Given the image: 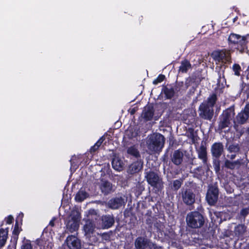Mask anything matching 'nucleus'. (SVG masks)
Here are the masks:
<instances>
[{"label": "nucleus", "mask_w": 249, "mask_h": 249, "mask_svg": "<svg viewBox=\"0 0 249 249\" xmlns=\"http://www.w3.org/2000/svg\"><path fill=\"white\" fill-rule=\"evenodd\" d=\"M197 152L198 158L202 160L204 164H206L207 161V153L206 146L202 143L198 149L197 150Z\"/></svg>", "instance_id": "obj_20"}, {"label": "nucleus", "mask_w": 249, "mask_h": 249, "mask_svg": "<svg viewBox=\"0 0 249 249\" xmlns=\"http://www.w3.org/2000/svg\"><path fill=\"white\" fill-rule=\"evenodd\" d=\"M101 221L102 228L108 229L114 224L115 218L113 214H105L101 216Z\"/></svg>", "instance_id": "obj_12"}, {"label": "nucleus", "mask_w": 249, "mask_h": 249, "mask_svg": "<svg viewBox=\"0 0 249 249\" xmlns=\"http://www.w3.org/2000/svg\"><path fill=\"white\" fill-rule=\"evenodd\" d=\"M212 56L215 61L219 63H226L231 59L229 52L224 50L213 52Z\"/></svg>", "instance_id": "obj_7"}, {"label": "nucleus", "mask_w": 249, "mask_h": 249, "mask_svg": "<svg viewBox=\"0 0 249 249\" xmlns=\"http://www.w3.org/2000/svg\"><path fill=\"white\" fill-rule=\"evenodd\" d=\"M18 235H19L12 234L10 240V244L8 246V249H12L13 248L16 249Z\"/></svg>", "instance_id": "obj_37"}, {"label": "nucleus", "mask_w": 249, "mask_h": 249, "mask_svg": "<svg viewBox=\"0 0 249 249\" xmlns=\"http://www.w3.org/2000/svg\"><path fill=\"white\" fill-rule=\"evenodd\" d=\"M249 118V104H247L244 109L239 113L234 121L240 124H244L247 122Z\"/></svg>", "instance_id": "obj_10"}, {"label": "nucleus", "mask_w": 249, "mask_h": 249, "mask_svg": "<svg viewBox=\"0 0 249 249\" xmlns=\"http://www.w3.org/2000/svg\"><path fill=\"white\" fill-rule=\"evenodd\" d=\"M8 228L5 230L3 228L0 229V247L4 246L8 238Z\"/></svg>", "instance_id": "obj_25"}, {"label": "nucleus", "mask_w": 249, "mask_h": 249, "mask_svg": "<svg viewBox=\"0 0 249 249\" xmlns=\"http://www.w3.org/2000/svg\"><path fill=\"white\" fill-rule=\"evenodd\" d=\"M249 213V208H245L241 210L240 212V214L245 217Z\"/></svg>", "instance_id": "obj_45"}, {"label": "nucleus", "mask_w": 249, "mask_h": 249, "mask_svg": "<svg viewBox=\"0 0 249 249\" xmlns=\"http://www.w3.org/2000/svg\"><path fill=\"white\" fill-rule=\"evenodd\" d=\"M165 78V77L164 75L161 74H159L158 76L153 81V84L154 85H157L158 84L162 82L164 80Z\"/></svg>", "instance_id": "obj_41"}, {"label": "nucleus", "mask_w": 249, "mask_h": 249, "mask_svg": "<svg viewBox=\"0 0 249 249\" xmlns=\"http://www.w3.org/2000/svg\"><path fill=\"white\" fill-rule=\"evenodd\" d=\"M143 188H142V187L140 185L139 186H136V193L138 195H140L142 194V191L143 190Z\"/></svg>", "instance_id": "obj_48"}, {"label": "nucleus", "mask_w": 249, "mask_h": 249, "mask_svg": "<svg viewBox=\"0 0 249 249\" xmlns=\"http://www.w3.org/2000/svg\"><path fill=\"white\" fill-rule=\"evenodd\" d=\"M99 148V146L98 145H97L96 143H95L93 146H92L90 149L89 152L91 153H95Z\"/></svg>", "instance_id": "obj_46"}, {"label": "nucleus", "mask_w": 249, "mask_h": 249, "mask_svg": "<svg viewBox=\"0 0 249 249\" xmlns=\"http://www.w3.org/2000/svg\"><path fill=\"white\" fill-rule=\"evenodd\" d=\"M186 221L189 227L196 229L201 227L204 225V219L199 213L193 212L187 214Z\"/></svg>", "instance_id": "obj_3"}, {"label": "nucleus", "mask_w": 249, "mask_h": 249, "mask_svg": "<svg viewBox=\"0 0 249 249\" xmlns=\"http://www.w3.org/2000/svg\"><path fill=\"white\" fill-rule=\"evenodd\" d=\"M216 100V95L215 94H213L208 98L206 102H203L202 104H206L208 105V106H209V107H210L213 108V107L214 106Z\"/></svg>", "instance_id": "obj_34"}, {"label": "nucleus", "mask_w": 249, "mask_h": 249, "mask_svg": "<svg viewBox=\"0 0 249 249\" xmlns=\"http://www.w3.org/2000/svg\"><path fill=\"white\" fill-rule=\"evenodd\" d=\"M169 146L171 145V139L169 137Z\"/></svg>", "instance_id": "obj_53"}, {"label": "nucleus", "mask_w": 249, "mask_h": 249, "mask_svg": "<svg viewBox=\"0 0 249 249\" xmlns=\"http://www.w3.org/2000/svg\"><path fill=\"white\" fill-rule=\"evenodd\" d=\"M154 108L152 105H148L145 106L142 114V117L146 121H150L152 119L154 114Z\"/></svg>", "instance_id": "obj_15"}, {"label": "nucleus", "mask_w": 249, "mask_h": 249, "mask_svg": "<svg viewBox=\"0 0 249 249\" xmlns=\"http://www.w3.org/2000/svg\"><path fill=\"white\" fill-rule=\"evenodd\" d=\"M243 163V160L241 159H238L234 161L226 160L225 161V166L230 169H238Z\"/></svg>", "instance_id": "obj_19"}, {"label": "nucleus", "mask_w": 249, "mask_h": 249, "mask_svg": "<svg viewBox=\"0 0 249 249\" xmlns=\"http://www.w3.org/2000/svg\"><path fill=\"white\" fill-rule=\"evenodd\" d=\"M101 191L104 195H107L112 191V184L108 180L102 179L100 186Z\"/></svg>", "instance_id": "obj_17"}, {"label": "nucleus", "mask_w": 249, "mask_h": 249, "mask_svg": "<svg viewBox=\"0 0 249 249\" xmlns=\"http://www.w3.org/2000/svg\"><path fill=\"white\" fill-rule=\"evenodd\" d=\"M224 152V146L221 142H215L211 147V152L213 157L219 158Z\"/></svg>", "instance_id": "obj_16"}, {"label": "nucleus", "mask_w": 249, "mask_h": 249, "mask_svg": "<svg viewBox=\"0 0 249 249\" xmlns=\"http://www.w3.org/2000/svg\"><path fill=\"white\" fill-rule=\"evenodd\" d=\"M234 115V110L232 108H229L224 110L220 116L218 129L222 131L223 129L229 127L231 124V121L233 118Z\"/></svg>", "instance_id": "obj_4"}, {"label": "nucleus", "mask_w": 249, "mask_h": 249, "mask_svg": "<svg viewBox=\"0 0 249 249\" xmlns=\"http://www.w3.org/2000/svg\"><path fill=\"white\" fill-rule=\"evenodd\" d=\"M218 196V188L214 186H209L206 195V199L210 205H214L217 202Z\"/></svg>", "instance_id": "obj_8"}, {"label": "nucleus", "mask_w": 249, "mask_h": 249, "mask_svg": "<svg viewBox=\"0 0 249 249\" xmlns=\"http://www.w3.org/2000/svg\"><path fill=\"white\" fill-rule=\"evenodd\" d=\"M183 153L182 152L177 150L174 152V158L172 161L176 165L180 164L182 161Z\"/></svg>", "instance_id": "obj_29"}, {"label": "nucleus", "mask_w": 249, "mask_h": 249, "mask_svg": "<svg viewBox=\"0 0 249 249\" xmlns=\"http://www.w3.org/2000/svg\"><path fill=\"white\" fill-rule=\"evenodd\" d=\"M56 220L55 217H53L49 222V225L51 227H53L54 226V221Z\"/></svg>", "instance_id": "obj_50"}, {"label": "nucleus", "mask_w": 249, "mask_h": 249, "mask_svg": "<svg viewBox=\"0 0 249 249\" xmlns=\"http://www.w3.org/2000/svg\"><path fill=\"white\" fill-rule=\"evenodd\" d=\"M165 139L160 133L154 134L150 136L147 141L148 148L152 152H158L163 147Z\"/></svg>", "instance_id": "obj_2"}, {"label": "nucleus", "mask_w": 249, "mask_h": 249, "mask_svg": "<svg viewBox=\"0 0 249 249\" xmlns=\"http://www.w3.org/2000/svg\"><path fill=\"white\" fill-rule=\"evenodd\" d=\"M161 93L164 95L165 99H171V86L163 85Z\"/></svg>", "instance_id": "obj_28"}, {"label": "nucleus", "mask_w": 249, "mask_h": 249, "mask_svg": "<svg viewBox=\"0 0 249 249\" xmlns=\"http://www.w3.org/2000/svg\"><path fill=\"white\" fill-rule=\"evenodd\" d=\"M247 131L248 132V133H249V127L247 128Z\"/></svg>", "instance_id": "obj_57"}, {"label": "nucleus", "mask_w": 249, "mask_h": 249, "mask_svg": "<svg viewBox=\"0 0 249 249\" xmlns=\"http://www.w3.org/2000/svg\"><path fill=\"white\" fill-rule=\"evenodd\" d=\"M70 161L71 163L72 159H71V160H70Z\"/></svg>", "instance_id": "obj_58"}, {"label": "nucleus", "mask_w": 249, "mask_h": 249, "mask_svg": "<svg viewBox=\"0 0 249 249\" xmlns=\"http://www.w3.org/2000/svg\"><path fill=\"white\" fill-rule=\"evenodd\" d=\"M23 217V214L22 213L21 215H19L16 218L14 228L12 231V234L19 235L20 231H22L21 228H19V225H22Z\"/></svg>", "instance_id": "obj_21"}, {"label": "nucleus", "mask_w": 249, "mask_h": 249, "mask_svg": "<svg viewBox=\"0 0 249 249\" xmlns=\"http://www.w3.org/2000/svg\"><path fill=\"white\" fill-rule=\"evenodd\" d=\"M65 243L69 249H80L81 247L80 240L75 235H69Z\"/></svg>", "instance_id": "obj_11"}, {"label": "nucleus", "mask_w": 249, "mask_h": 249, "mask_svg": "<svg viewBox=\"0 0 249 249\" xmlns=\"http://www.w3.org/2000/svg\"><path fill=\"white\" fill-rule=\"evenodd\" d=\"M39 240H40V239L39 238H38V239H37L36 240V242L37 244H38V242L39 241Z\"/></svg>", "instance_id": "obj_55"}, {"label": "nucleus", "mask_w": 249, "mask_h": 249, "mask_svg": "<svg viewBox=\"0 0 249 249\" xmlns=\"http://www.w3.org/2000/svg\"><path fill=\"white\" fill-rule=\"evenodd\" d=\"M135 246L137 249H144L147 246V241L142 237H139L135 241Z\"/></svg>", "instance_id": "obj_26"}, {"label": "nucleus", "mask_w": 249, "mask_h": 249, "mask_svg": "<svg viewBox=\"0 0 249 249\" xmlns=\"http://www.w3.org/2000/svg\"><path fill=\"white\" fill-rule=\"evenodd\" d=\"M143 17L142 16H141L139 17V20L140 21V23H141V22L143 20Z\"/></svg>", "instance_id": "obj_52"}, {"label": "nucleus", "mask_w": 249, "mask_h": 249, "mask_svg": "<svg viewBox=\"0 0 249 249\" xmlns=\"http://www.w3.org/2000/svg\"><path fill=\"white\" fill-rule=\"evenodd\" d=\"M171 101H170L169 102H163L160 105L161 108L163 109V111H166L169 116H170L171 113Z\"/></svg>", "instance_id": "obj_36"}, {"label": "nucleus", "mask_w": 249, "mask_h": 249, "mask_svg": "<svg viewBox=\"0 0 249 249\" xmlns=\"http://www.w3.org/2000/svg\"><path fill=\"white\" fill-rule=\"evenodd\" d=\"M246 231V227L244 225H239L236 227L235 232L239 236L242 235Z\"/></svg>", "instance_id": "obj_39"}, {"label": "nucleus", "mask_w": 249, "mask_h": 249, "mask_svg": "<svg viewBox=\"0 0 249 249\" xmlns=\"http://www.w3.org/2000/svg\"><path fill=\"white\" fill-rule=\"evenodd\" d=\"M159 216H156L154 218V221L153 225L154 227L156 229L157 231L160 230L162 228L163 224L165 222V220L164 217H161V215L159 214Z\"/></svg>", "instance_id": "obj_23"}, {"label": "nucleus", "mask_w": 249, "mask_h": 249, "mask_svg": "<svg viewBox=\"0 0 249 249\" xmlns=\"http://www.w3.org/2000/svg\"><path fill=\"white\" fill-rule=\"evenodd\" d=\"M124 204V199L122 196H120L109 199L107 203V206L111 209L115 210L121 207Z\"/></svg>", "instance_id": "obj_13"}, {"label": "nucleus", "mask_w": 249, "mask_h": 249, "mask_svg": "<svg viewBox=\"0 0 249 249\" xmlns=\"http://www.w3.org/2000/svg\"><path fill=\"white\" fill-rule=\"evenodd\" d=\"M181 185V182L179 180H176L174 181L173 186L176 190L179 189Z\"/></svg>", "instance_id": "obj_43"}, {"label": "nucleus", "mask_w": 249, "mask_h": 249, "mask_svg": "<svg viewBox=\"0 0 249 249\" xmlns=\"http://www.w3.org/2000/svg\"><path fill=\"white\" fill-rule=\"evenodd\" d=\"M183 202L187 205H192L195 202V195L190 190H187L182 194Z\"/></svg>", "instance_id": "obj_18"}, {"label": "nucleus", "mask_w": 249, "mask_h": 249, "mask_svg": "<svg viewBox=\"0 0 249 249\" xmlns=\"http://www.w3.org/2000/svg\"><path fill=\"white\" fill-rule=\"evenodd\" d=\"M228 150L231 152L237 153L240 150V147L238 144H231L229 146L228 148Z\"/></svg>", "instance_id": "obj_40"}, {"label": "nucleus", "mask_w": 249, "mask_h": 249, "mask_svg": "<svg viewBox=\"0 0 249 249\" xmlns=\"http://www.w3.org/2000/svg\"><path fill=\"white\" fill-rule=\"evenodd\" d=\"M228 157L231 159V160H233L234 159H235V157H236V155L235 154H231V155L230 156H228Z\"/></svg>", "instance_id": "obj_51"}, {"label": "nucleus", "mask_w": 249, "mask_h": 249, "mask_svg": "<svg viewBox=\"0 0 249 249\" xmlns=\"http://www.w3.org/2000/svg\"><path fill=\"white\" fill-rule=\"evenodd\" d=\"M242 124H238L234 121V128L235 129L237 135L239 137H241L245 132V128L242 126Z\"/></svg>", "instance_id": "obj_32"}, {"label": "nucleus", "mask_w": 249, "mask_h": 249, "mask_svg": "<svg viewBox=\"0 0 249 249\" xmlns=\"http://www.w3.org/2000/svg\"><path fill=\"white\" fill-rule=\"evenodd\" d=\"M3 224H4V221H2L1 222V223H0V227H1L2 226H3Z\"/></svg>", "instance_id": "obj_54"}, {"label": "nucleus", "mask_w": 249, "mask_h": 249, "mask_svg": "<svg viewBox=\"0 0 249 249\" xmlns=\"http://www.w3.org/2000/svg\"><path fill=\"white\" fill-rule=\"evenodd\" d=\"M80 220L79 214L72 215L71 219L67 222L66 226L69 229L71 232H73L78 230L79 227V221Z\"/></svg>", "instance_id": "obj_14"}, {"label": "nucleus", "mask_w": 249, "mask_h": 249, "mask_svg": "<svg viewBox=\"0 0 249 249\" xmlns=\"http://www.w3.org/2000/svg\"><path fill=\"white\" fill-rule=\"evenodd\" d=\"M127 153L128 154L132 156L137 159H142L140 152L135 146H131L127 149Z\"/></svg>", "instance_id": "obj_27"}, {"label": "nucleus", "mask_w": 249, "mask_h": 249, "mask_svg": "<svg viewBox=\"0 0 249 249\" xmlns=\"http://www.w3.org/2000/svg\"><path fill=\"white\" fill-rule=\"evenodd\" d=\"M233 70L235 75H238V76L240 75L241 67L239 65L234 64L233 66Z\"/></svg>", "instance_id": "obj_42"}, {"label": "nucleus", "mask_w": 249, "mask_h": 249, "mask_svg": "<svg viewBox=\"0 0 249 249\" xmlns=\"http://www.w3.org/2000/svg\"><path fill=\"white\" fill-rule=\"evenodd\" d=\"M170 157H171V153H169V151H166L162 157V161L164 168L167 167V169L169 170L170 168V161L169 160Z\"/></svg>", "instance_id": "obj_31"}, {"label": "nucleus", "mask_w": 249, "mask_h": 249, "mask_svg": "<svg viewBox=\"0 0 249 249\" xmlns=\"http://www.w3.org/2000/svg\"><path fill=\"white\" fill-rule=\"evenodd\" d=\"M21 249H33V246L30 240L23 238L21 246Z\"/></svg>", "instance_id": "obj_38"}, {"label": "nucleus", "mask_w": 249, "mask_h": 249, "mask_svg": "<svg viewBox=\"0 0 249 249\" xmlns=\"http://www.w3.org/2000/svg\"><path fill=\"white\" fill-rule=\"evenodd\" d=\"M94 225L91 222H87L84 226V230L87 234L92 233L94 231Z\"/></svg>", "instance_id": "obj_35"}, {"label": "nucleus", "mask_w": 249, "mask_h": 249, "mask_svg": "<svg viewBox=\"0 0 249 249\" xmlns=\"http://www.w3.org/2000/svg\"><path fill=\"white\" fill-rule=\"evenodd\" d=\"M237 19V17H236V18H235L233 19V21L235 22Z\"/></svg>", "instance_id": "obj_56"}, {"label": "nucleus", "mask_w": 249, "mask_h": 249, "mask_svg": "<svg viewBox=\"0 0 249 249\" xmlns=\"http://www.w3.org/2000/svg\"><path fill=\"white\" fill-rule=\"evenodd\" d=\"M112 168L117 171H121L124 169V163L123 161L118 158H114L111 162Z\"/></svg>", "instance_id": "obj_22"}, {"label": "nucleus", "mask_w": 249, "mask_h": 249, "mask_svg": "<svg viewBox=\"0 0 249 249\" xmlns=\"http://www.w3.org/2000/svg\"><path fill=\"white\" fill-rule=\"evenodd\" d=\"M5 220L6 224H11L13 222L14 218L11 215H8L7 217L5 218Z\"/></svg>", "instance_id": "obj_44"}, {"label": "nucleus", "mask_w": 249, "mask_h": 249, "mask_svg": "<svg viewBox=\"0 0 249 249\" xmlns=\"http://www.w3.org/2000/svg\"><path fill=\"white\" fill-rule=\"evenodd\" d=\"M249 35L244 36H241L239 35L231 33L228 38L230 43L237 45V47H240L241 49L244 50L246 48L248 43L247 38Z\"/></svg>", "instance_id": "obj_5"}, {"label": "nucleus", "mask_w": 249, "mask_h": 249, "mask_svg": "<svg viewBox=\"0 0 249 249\" xmlns=\"http://www.w3.org/2000/svg\"><path fill=\"white\" fill-rule=\"evenodd\" d=\"M138 108L136 107H133L130 109L129 113L131 115H133L137 111Z\"/></svg>", "instance_id": "obj_49"}, {"label": "nucleus", "mask_w": 249, "mask_h": 249, "mask_svg": "<svg viewBox=\"0 0 249 249\" xmlns=\"http://www.w3.org/2000/svg\"><path fill=\"white\" fill-rule=\"evenodd\" d=\"M144 174L146 181L153 187V191L157 194L160 193L163 189V183L158 174L151 169L145 170Z\"/></svg>", "instance_id": "obj_1"}, {"label": "nucleus", "mask_w": 249, "mask_h": 249, "mask_svg": "<svg viewBox=\"0 0 249 249\" xmlns=\"http://www.w3.org/2000/svg\"><path fill=\"white\" fill-rule=\"evenodd\" d=\"M192 69V65L189 61L185 59L181 62L179 67V72L186 73L188 71Z\"/></svg>", "instance_id": "obj_24"}, {"label": "nucleus", "mask_w": 249, "mask_h": 249, "mask_svg": "<svg viewBox=\"0 0 249 249\" xmlns=\"http://www.w3.org/2000/svg\"><path fill=\"white\" fill-rule=\"evenodd\" d=\"M88 194L86 191H79L75 196V199L77 202H82L88 197Z\"/></svg>", "instance_id": "obj_33"}, {"label": "nucleus", "mask_w": 249, "mask_h": 249, "mask_svg": "<svg viewBox=\"0 0 249 249\" xmlns=\"http://www.w3.org/2000/svg\"><path fill=\"white\" fill-rule=\"evenodd\" d=\"M143 166V160L142 159H137V160L133 161L129 165L127 173L131 175L138 173L142 169Z\"/></svg>", "instance_id": "obj_9"}, {"label": "nucleus", "mask_w": 249, "mask_h": 249, "mask_svg": "<svg viewBox=\"0 0 249 249\" xmlns=\"http://www.w3.org/2000/svg\"><path fill=\"white\" fill-rule=\"evenodd\" d=\"M153 213L151 210H147L145 215L147 216V218L146 219V223L149 226V227L151 228L152 227L154 218L158 216L157 214L154 215H152Z\"/></svg>", "instance_id": "obj_30"}, {"label": "nucleus", "mask_w": 249, "mask_h": 249, "mask_svg": "<svg viewBox=\"0 0 249 249\" xmlns=\"http://www.w3.org/2000/svg\"><path fill=\"white\" fill-rule=\"evenodd\" d=\"M105 140V138L104 136L100 137V138L95 143L97 145H98L99 147L103 142Z\"/></svg>", "instance_id": "obj_47"}, {"label": "nucleus", "mask_w": 249, "mask_h": 249, "mask_svg": "<svg viewBox=\"0 0 249 249\" xmlns=\"http://www.w3.org/2000/svg\"><path fill=\"white\" fill-rule=\"evenodd\" d=\"M213 109L206 104H201L198 108L199 116L204 120L210 121L213 116Z\"/></svg>", "instance_id": "obj_6"}]
</instances>
